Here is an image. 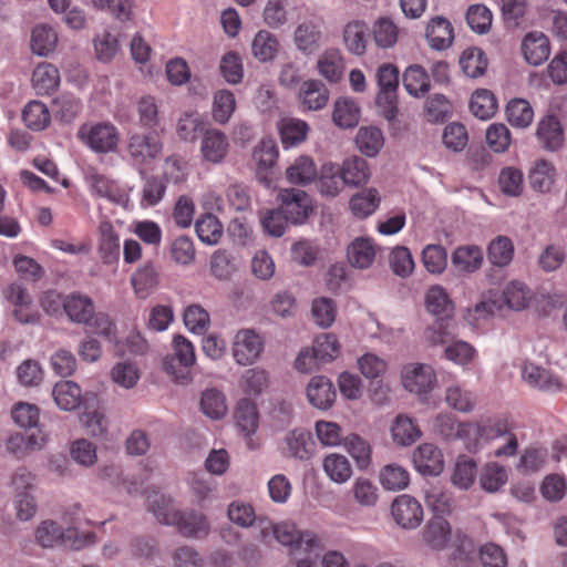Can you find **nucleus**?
Masks as SVG:
<instances>
[{
	"mask_svg": "<svg viewBox=\"0 0 567 567\" xmlns=\"http://www.w3.org/2000/svg\"><path fill=\"white\" fill-rule=\"evenodd\" d=\"M453 537L456 548L451 558L456 567H461L474 554V545L468 537L461 533L453 534L450 523L443 516H433L422 530V540L432 550H443Z\"/></svg>",
	"mask_w": 567,
	"mask_h": 567,
	"instance_id": "obj_1",
	"label": "nucleus"
},
{
	"mask_svg": "<svg viewBox=\"0 0 567 567\" xmlns=\"http://www.w3.org/2000/svg\"><path fill=\"white\" fill-rule=\"evenodd\" d=\"M513 424L506 416L487 419L481 423H471L467 426L470 433L476 434L484 441H493L505 437L506 443L494 450L495 457L514 456L518 450V441L512 432Z\"/></svg>",
	"mask_w": 567,
	"mask_h": 567,
	"instance_id": "obj_2",
	"label": "nucleus"
},
{
	"mask_svg": "<svg viewBox=\"0 0 567 567\" xmlns=\"http://www.w3.org/2000/svg\"><path fill=\"white\" fill-rule=\"evenodd\" d=\"M271 530L278 543L293 551L315 553L324 548L322 539L316 533L300 530L291 520L280 522L274 525Z\"/></svg>",
	"mask_w": 567,
	"mask_h": 567,
	"instance_id": "obj_3",
	"label": "nucleus"
},
{
	"mask_svg": "<svg viewBox=\"0 0 567 567\" xmlns=\"http://www.w3.org/2000/svg\"><path fill=\"white\" fill-rule=\"evenodd\" d=\"M78 137L95 153L106 154L116 150L120 133L110 122H89L80 126Z\"/></svg>",
	"mask_w": 567,
	"mask_h": 567,
	"instance_id": "obj_4",
	"label": "nucleus"
},
{
	"mask_svg": "<svg viewBox=\"0 0 567 567\" xmlns=\"http://www.w3.org/2000/svg\"><path fill=\"white\" fill-rule=\"evenodd\" d=\"M377 82L379 93L377 104L381 109L382 115L391 121L396 115V89L399 86V71L389 63L382 64L377 71Z\"/></svg>",
	"mask_w": 567,
	"mask_h": 567,
	"instance_id": "obj_5",
	"label": "nucleus"
},
{
	"mask_svg": "<svg viewBox=\"0 0 567 567\" xmlns=\"http://www.w3.org/2000/svg\"><path fill=\"white\" fill-rule=\"evenodd\" d=\"M279 207L292 225H302L315 210L312 197L299 188H284L278 194Z\"/></svg>",
	"mask_w": 567,
	"mask_h": 567,
	"instance_id": "obj_6",
	"label": "nucleus"
},
{
	"mask_svg": "<svg viewBox=\"0 0 567 567\" xmlns=\"http://www.w3.org/2000/svg\"><path fill=\"white\" fill-rule=\"evenodd\" d=\"M400 377L403 388L416 395L429 394L436 384L435 371L426 363H406L402 367Z\"/></svg>",
	"mask_w": 567,
	"mask_h": 567,
	"instance_id": "obj_7",
	"label": "nucleus"
},
{
	"mask_svg": "<svg viewBox=\"0 0 567 567\" xmlns=\"http://www.w3.org/2000/svg\"><path fill=\"white\" fill-rule=\"evenodd\" d=\"M292 42L302 55L316 54L326 42L323 23L318 19L300 21L293 29Z\"/></svg>",
	"mask_w": 567,
	"mask_h": 567,
	"instance_id": "obj_8",
	"label": "nucleus"
},
{
	"mask_svg": "<svg viewBox=\"0 0 567 567\" xmlns=\"http://www.w3.org/2000/svg\"><path fill=\"white\" fill-rule=\"evenodd\" d=\"M264 339L252 329H241L234 337L231 352L239 365L255 363L264 351Z\"/></svg>",
	"mask_w": 567,
	"mask_h": 567,
	"instance_id": "obj_9",
	"label": "nucleus"
},
{
	"mask_svg": "<svg viewBox=\"0 0 567 567\" xmlns=\"http://www.w3.org/2000/svg\"><path fill=\"white\" fill-rule=\"evenodd\" d=\"M3 297L13 307V316L17 321L23 324H35L40 321V313L33 308V300L28 290L19 284L7 286Z\"/></svg>",
	"mask_w": 567,
	"mask_h": 567,
	"instance_id": "obj_10",
	"label": "nucleus"
},
{
	"mask_svg": "<svg viewBox=\"0 0 567 567\" xmlns=\"http://www.w3.org/2000/svg\"><path fill=\"white\" fill-rule=\"evenodd\" d=\"M230 148L228 136L218 128H207L200 137L199 153L204 162L218 165L225 162Z\"/></svg>",
	"mask_w": 567,
	"mask_h": 567,
	"instance_id": "obj_11",
	"label": "nucleus"
},
{
	"mask_svg": "<svg viewBox=\"0 0 567 567\" xmlns=\"http://www.w3.org/2000/svg\"><path fill=\"white\" fill-rule=\"evenodd\" d=\"M85 181L93 195L106 198L107 200L125 208L128 207L131 188H123L115 182L96 172L89 173Z\"/></svg>",
	"mask_w": 567,
	"mask_h": 567,
	"instance_id": "obj_12",
	"label": "nucleus"
},
{
	"mask_svg": "<svg viewBox=\"0 0 567 567\" xmlns=\"http://www.w3.org/2000/svg\"><path fill=\"white\" fill-rule=\"evenodd\" d=\"M391 514L395 523L404 529H414L423 520V508L420 502L406 494L393 501Z\"/></svg>",
	"mask_w": 567,
	"mask_h": 567,
	"instance_id": "obj_13",
	"label": "nucleus"
},
{
	"mask_svg": "<svg viewBox=\"0 0 567 567\" xmlns=\"http://www.w3.org/2000/svg\"><path fill=\"white\" fill-rule=\"evenodd\" d=\"M316 452V443L309 431L295 429L284 439L282 453L287 457L299 461L310 460Z\"/></svg>",
	"mask_w": 567,
	"mask_h": 567,
	"instance_id": "obj_14",
	"label": "nucleus"
},
{
	"mask_svg": "<svg viewBox=\"0 0 567 567\" xmlns=\"http://www.w3.org/2000/svg\"><path fill=\"white\" fill-rule=\"evenodd\" d=\"M413 464L422 475L437 476L444 470V457L442 451L432 443H423L413 452Z\"/></svg>",
	"mask_w": 567,
	"mask_h": 567,
	"instance_id": "obj_15",
	"label": "nucleus"
},
{
	"mask_svg": "<svg viewBox=\"0 0 567 567\" xmlns=\"http://www.w3.org/2000/svg\"><path fill=\"white\" fill-rule=\"evenodd\" d=\"M45 443L47 437L41 431L30 434L14 433L4 441V451L16 460H23L30 453L42 450Z\"/></svg>",
	"mask_w": 567,
	"mask_h": 567,
	"instance_id": "obj_16",
	"label": "nucleus"
},
{
	"mask_svg": "<svg viewBox=\"0 0 567 567\" xmlns=\"http://www.w3.org/2000/svg\"><path fill=\"white\" fill-rule=\"evenodd\" d=\"M127 151L130 156L140 164L147 163L162 152V143L155 133L132 134L128 138Z\"/></svg>",
	"mask_w": 567,
	"mask_h": 567,
	"instance_id": "obj_17",
	"label": "nucleus"
},
{
	"mask_svg": "<svg viewBox=\"0 0 567 567\" xmlns=\"http://www.w3.org/2000/svg\"><path fill=\"white\" fill-rule=\"evenodd\" d=\"M315 182L318 193L328 198L339 196L347 186L339 169V164L333 162H326L321 165Z\"/></svg>",
	"mask_w": 567,
	"mask_h": 567,
	"instance_id": "obj_18",
	"label": "nucleus"
},
{
	"mask_svg": "<svg viewBox=\"0 0 567 567\" xmlns=\"http://www.w3.org/2000/svg\"><path fill=\"white\" fill-rule=\"evenodd\" d=\"M520 49L525 61L534 66L540 65L550 54L549 40L539 31L528 32L522 40Z\"/></svg>",
	"mask_w": 567,
	"mask_h": 567,
	"instance_id": "obj_19",
	"label": "nucleus"
},
{
	"mask_svg": "<svg viewBox=\"0 0 567 567\" xmlns=\"http://www.w3.org/2000/svg\"><path fill=\"white\" fill-rule=\"evenodd\" d=\"M63 310L70 321L89 324L95 311L93 300L81 292H72L63 299Z\"/></svg>",
	"mask_w": 567,
	"mask_h": 567,
	"instance_id": "obj_20",
	"label": "nucleus"
},
{
	"mask_svg": "<svg viewBox=\"0 0 567 567\" xmlns=\"http://www.w3.org/2000/svg\"><path fill=\"white\" fill-rule=\"evenodd\" d=\"M378 246L369 237L354 238L347 248L349 264L357 269H369L377 257Z\"/></svg>",
	"mask_w": 567,
	"mask_h": 567,
	"instance_id": "obj_21",
	"label": "nucleus"
},
{
	"mask_svg": "<svg viewBox=\"0 0 567 567\" xmlns=\"http://www.w3.org/2000/svg\"><path fill=\"white\" fill-rule=\"evenodd\" d=\"M298 100L306 111L322 110L329 101V91L319 80H307L299 89Z\"/></svg>",
	"mask_w": 567,
	"mask_h": 567,
	"instance_id": "obj_22",
	"label": "nucleus"
},
{
	"mask_svg": "<svg viewBox=\"0 0 567 567\" xmlns=\"http://www.w3.org/2000/svg\"><path fill=\"white\" fill-rule=\"evenodd\" d=\"M234 419L238 430L249 439L247 445L252 449L251 436L259 426V413L256 404L248 399L240 400L236 405Z\"/></svg>",
	"mask_w": 567,
	"mask_h": 567,
	"instance_id": "obj_23",
	"label": "nucleus"
},
{
	"mask_svg": "<svg viewBox=\"0 0 567 567\" xmlns=\"http://www.w3.org/2000/svg\"><path fill=\"white\" fill-rule=\"evenodd\" d=\"M536 135L542 146L549 152H556L564 145L565 135L561 124L553 114L539 121Z\"/></svg>",
	"mask_w": 567,
	"mask_h": 567,
	"instance_id": "obj_24",
	"label": "nucleus"
},
{
	"mask_svg": "<svg viewBox=\"0 0 567 567\" xmlns=\"http://www.w3.org/2000/svg\"><path fill=\"white\" fill-rule=\"evenodd\" d=\"M534 299V292L522 280L513 279L508 281L502 290L503 306L514 311L526 309Z\"/></svg>",
	"mask_w": 567,
	"mask_h": 567,
	"instance_id": "obj_25",
	"label": "nucleus"
},
{
	"mask_svg": "<svg viewBox=\"0 0 567 567\" xmlns=\"http://www.w3.org/2000/svg\"><path fill=\"white\" fill-rule=\"evenodd\" d=\"M522 377L529 385L542 391L557 392L561 389V381L557 375L532 362L524 363Z\"/></svg>",
	"mask_w": 567,
	"mask_h": 567,
	"instance_id": "obj_26",
	"label": "nucleus"
},
{
	"mask_svg": "<svg viewBox=\"0 0 567 567\" xmlns=\"http://www.w3.org/2000/svg\"><path fill=\"white\" fill-rule=\"evenodd\" d=\"M391 439L399 446H410L421 436L422 431L408 414H398L390 424Z\"/></svg>",
	"mask_w": 567,
	"mask_h": 567,
	"instance_id": "obj_27",
	"label": "nucleus"
},
{
	"mask_svg": "<svg viewBox=\"0 0 567 567\" xmlns=\"http://www.w3.org/2000/svg\"><path fill=\"white\" fill-rule=\"evenodd\" d=\"M339 169L348 187L363 186L371 177V171L368 162L357 155L349 156L343 159L339 165Z\"/></svg>",
	"mask_w": 567,
	"mask_h": 567,
	"instance_id": "obj_28",
	"label": "nucleus"
},
{
	"mask_svg": "<svg viewBox=\"0 0 567 567\" xmlns=\"http://www.w3.org/2000/svg\"><path fill=\"white\" fill-rule=\"evenodd\" d=\"M307 396L313 406L326 410L331 408L337 393L330 379L316 375L309 381Z\"/></svg>",
	"mask_w": 567,
	"mask_h": 567,
	"instance_id": "obj_29",
	"label": "nucleus"
},
{
	"mask_svg": "<svg viewBox=\"0 0 567 567\" xmlns=\"http://www.w3.org/2000/svg\"><path fill=\"white\" fill-rule=\"evenodd\" d=\"M318 169L315 161L307 155L298 156L287 168L286 179L293 185L306 186L316 181Z\"/></svg>",
	"mask_w": 567,
	"mask_h": 567,
	"instance_id": "obj_30",
	"label": "nucleus"
},
{
	"mask_svg": "<svg viewBox=\"0 0 567 567\" xmlns=\"http://www.w3.org/2000/svg\"><path fill=\"white\" fill-rule=\"evenodd\" d=\"M369 28L364 21H349L342 32L346 49L354 55H363L367 50Z\"/></svg>",
	"mask_w": 567,
	"mask_h": 567,
	"instance_id": "obj_31",
	"label": "nucleus"
},
{
	"mask_svg": "<svg viewBox=\"0 0 567 567\" xmlns=\"http://www.w3.org/2000/svg\"><path fill=\"white\" fill-rule=\"evenodd\" d=\"M425 35L430 47L437 51L450 48L454 39L452 24L443 17H435L427 23Z\"/></svg>",
	"mask_w": 567,
	"mask_h": 567,
	"instance_id": "obj_32",
	"label": "nucleus"
},
{
	"mask_svg": "<svg viewBox=\"0 0 567 567\" xmlns=\"http://www.w3.org/2000/svg\"><path fill=\"white\" fill-rule=\"evenodd\" d=\"M120 238L109 221L99 226L97 250L104 264H113L120 258Z\"/></svg>",
	"mask_w": 567,
	"mask_h": 567,
	"instance_id": "obj_33",
	"label": "nucleus"
},
{
	"mask_svg": "<svg viewBox=\"0 0 567 567\" xmlns=\"http://www.w3.org/2000/svg\"><path fill=\"white\" fill-rule=\"evenodd\" d=\"M75 533L73 529H68L64 534L63 529L53 520L47 519L41 522L34 529L35 543L44 548H52L55 545H68L70 534Z\"/></svg>",
	"mask_w": 567,
	"mask_h": 567,
	"instance_id": "obj_34",
	"label": "nucleus"
},
{
	"mask_svg": "<svg viewBox=\"0 0 567 567\" xmlns=\"http://www.w3.org/2000/svg\"><path fill=\"white\" fill-rule=\"evenodd\" d=\"M181 534L186 537L200 538L208 535L210 524L203 513L195 511L182 512L178 522L175 523Z\"/></svg>",
	"mask_w": 567,
	"mask_h": 567,
	"instance_id": "obj_35",
	"label": "nucleus"
},
{
	"mask_svg": "<svg viewBox=\"0 0 567 567\" xmlns=\"http://www.w3.org/2000/svg\"><path fill=\"white\" fill-rule=\"evenodd\" d=\"M317 69L329 82H338L343 73V59L340 50L336 48L326 49L318 58Z\"/></svg>",
	"mask_w": 567,
	"mask_h": 567,
	"instance_id": "obj_36",
	"label": "nucleus"
},
{
	"mask_svg": "<svg viewBox=\"0 0 567 567\" xmlns=\"http://www.w3.org/2000/svg\"><path fill=\"white\" fill-rule=\"evenodd\" d=\"M529 183L533 189L539 193H549L556 181V168L546 159H538L532 167Z\"/></svg>",
	"mask_w": 567,
	"mask_h": 567,
	"instance_id": "obj_37",
	"label": "nucleus"
},
{
	"mask_svg": "<svg viewBox=\"0 0 567 567\" xmlns=\"http://www.w3.org/2000/svg\"><path fill=\"white\" fill-rule=\"evenodd\" d=\"M279 52L278 38L268 30L258 31L251 41V53L260 62L272 61Z\"/></svg>",
	"mask_w": 567,
	"mask_h": 567,
	"instance_id": "obj_38",
	"label": "nucleus"
},
{
	"mask_svg": "<svg viewBox=\"0 0 567 567\" xmlns=\"http://www.w3.org/2000/svg\"><path fill=\"white\" fill-rule=\"evenodd\" d=\"M477 476V464L474 458L460 455L451 474L452 484L460 489H468Z\"/></svg>",
	"mask_w": 567,
	"mask_h": 567,
	"instance_id": "obj_39",
	"label": "nucleus"
},
{
	"mask_svg": "<svg viewBox=\"0 0 567 567\" xmlns=\"http://www.w3.org/2000/svg\"><path fill=\"white\" fill-rule=\"evenodd\" d=\"M52 395L55 404L64 411L75 410L82 401L81 388L73 381L58 382Z\"/></svg>",
	"mask_w": 567,
	"mask_h": 567,
	"instance_id": "obj_40",
	"label": "nucleus"
},
{
	"mask_svg": "<svg viewBox=\"0 0 567 567\" xmlns=\"http://www.w3.org/2000/svg\"><path fill=\"white\" fill-rule=\"evenodd\" d=\"M58 40V33L53 27L38 24L33 28L31 34L32 52L40 56H47L55 50Z\"/></svg>",
	"mask_w": 567,
	"mask_h": 567,
	"instance_id": "obj_41",
	"label": "nucleus"
},
{
	"mask_svg": "<svg viewBox=\"0 0 567 567\" xmlns=\"http://www.w3.org/2000/svg\"><path fill=\"white\" fill-rule=\"evenodd\" d=\"M477 357V350L464 340L452 341L443 350V358L461 368L472 364Z\"/></svg>",
	"mask_w": 567,
	"mask_h": 567,
	"instance_id": "obj_42",
	"label": "nucleus"
},
{
	"mask_svg": "<svg viewBox=\"0 0 567 567\" xmlns=\"http://www.w3.org/2000/svg\"><path fill=\"white\" fill-rule=\"evenodd\" d=\"M483 262V251L477 246H462L454 250L452 264L458 272H474Z\"/></svg>",
	"mask_w": 567,
	"mask_h": 567,
	"instance_id": "obj_43",
	"label": "nucleus"
},
{
	"mask_svg": "<svg viewBox=\"0 0 567 567\" xmlns=\"http://www.w3.org/2000/svg\"><path fill=\"white\" fill-rule=\"evenodd\" d=\"M480 485L487 493L499 491L508 481L507 468L497 462H488L481 470Z\"/></svg>",
	"mask_w": 567,
	"mask_h": 567,
	"instance_id": "obj_44",
	"label": "nucleus"
},
{
	"mask_svg": "<svg viewBox=\"0 0 567 567\" xmlns=\"http://www.w3.org/2000/svg\"><path fill=\"white\" fill-rule=\"evenodd\" d=\"M355 146L369 157L375 156L384 144L382 131L375 126H362L355 135Z\"/></svg>",
	"mask_w": 567,
	"mask_h": 567,
	"instance_id": "obj_45",
	"label": "nucleus"
},
{
	"mask_svg": "<svg viewBox=\"0 0 567 567\" xmlns=\"http://www.w3.org/2000/svg\"><path fill=\"white\" fill-rule=\"evenodd\" d=\"M381 203V196L375 188H367L353 195L349 207L358 218H365L372 215Z\"/></svg>",
	"mask_w": 567,
	"mask_h": 567,
	"instance_id": "obj_46",
	"label": "nucleus"
},
{
	"mask_svg": "<svg viewBox=\"0 0 567 567\" xmlns=\"http://www.w3.org/2000/svg\"><path fill=\"white\" fill-rule=\"evenodd\" d=\"M379 482L386 491H402L410 483V474L402 465L391 463L380 470Z\"/></svg>",
	"mask_w": 567,
	"mask_h": 567,
	"instance_id": "obj_47",
	"label": "nucleus"
},
{
	"mask_svg": "<svg viewBox=\"0 0 567 567\" xmlns=\"http://www.w3.org/2000/svg\"><path fill=\"white\" fill-rule=\"evenodd\" d=\"M33 87L40 94H48L60 85L59 70L51 63H40L32 73Z\"/></svg>",
	"mask_w": 567,
	"mask_h": 567,
	"instance_id": "obj_48",
	"label": "nucleus"
},
{
	"mask_svg": "<svg viewBox=\"0 0 567 567\" xmlns=\"http://www.w3.org/2000/svg\"><path fill=\"white\" fill-rule=\"evenodd\" d=\"M470 424L461 423L452 413L444 412L437 414L433 420V431L446 440H454L470 434L467 430Z\"/></svg>",
	"mask_w": 567,
	"mask_h": 567,
	"instance_id": "obj_49",
	"label": "nucleus"
},
{
	"mask_svg": "<svg viewBox=\"0 0 567 567\" xmlns=\"http://www.w3.org/2000/svg\"><path fill=\"white\" fill-rule=\"evenodd\" d=\"M514 244L507 236L495 237L487 247V258L495 267H506L514 258Z\"/></svg>",
	"mask_w": 567,
	"mask_h": 567,
	"instance_id": "obj_50",
	"label": "nucleus"
},
{
	"mask_svg": "<svg viewBox=\"0 0 567 567\" xmlns=\"http://www.w3.org/2000/svg\"><path fill=\"white\" fill-rule=\"evenodd\" d=\"M132 286L140 298H146L159 282L158 272L152 262H145L132 276Z\"/></svg>",
	"mask_w": 567,
	"mask_h": 567,
	"instance_id": "obj_51",
	"label": "nucleus"
},
{
	"mask_svg": "<svg viewBox=\"0 0 567 567\" xmlns=\"http://www.w3.org/2000/svg\"><path fill=\"white\" fill-rule=\"evenodd\" d=\"M360 110L349 97H340L334 102L332 120L340 128H351L359 123Z\"/></svg>",
	"mask_w": 567,
	"mask_h": 567,
	"instance_id": "obj_52",
	"label": "nucleus"
},
{
	"mask_svg": "<svg viewBox=\"0 0 567 567\" xmlns=\"http://www.w3.org/2000/svg\"><path fill=\"white\" fill-rule=\"evenodd\" d=\"M323 471L326 475L337 484L348 482L352 475V467L349 460L338 453H331L323 460Z\"/></svg>",
	"mask_w": 567,
	"mask_h": 567,
	"instance_id": "obj_53",
	"label": "nucleus"
},
{
	"mask_svg": "<svg viewBox=\"0 0 567 567\" xmlns=\"http://www.w3.org/2000/svg\"><path fill=\"white\" fill-rule=\"evenodd\" d=\"M403 86L410 95L423 96L430 91V79L426 71L419 64L410 65L403 74Z\"/></svg>",
	"mask_w": 567,
	"mask_h": 567,
	"instance_id": "obj_54",
	"label": "nucleus"
},
{
	"mask_svg": "<svg viewBox=\"0 0 567 567\" xmlns=\"http://www.w3.org/2000/svg\"><path fill=\"white\" fill-rule=\"evenodd\" d=\"M309 132L307 122L299 118H285L280 125V137L284 147H293L305 142Z\"/></svg>",
	"mask_w": 567,
	"mask_h": 567,
	"instance_id": "obj_55",
	"label": "nucleus"
},
{
	"mask_svg": "<svg viewBox=\"0 0 567 567\" xmlns=\"http://www.w3.org/2000/svg\"><path fill=\"white\" fill-rule=\"evenodd\" d=\"M425 305L429 312L440 319L450 317L454 309L453 302L441 286H433L427 290Z\"/></svg>",
	"mask_w": 567,
	"mask_h": 567,
	"instance_id": "obj_56",
	"label": "nucleus"
},
{
	"mask_svg": "<svg viewBox=\"0 0 567 567\" xmlns=\"http://www.w3.org/2000/svg\"><path fill=\"white\" fill-rule=\"evenodd\" d=\"M200 409L212 420L223 419L228 411L224 393L214 388L205 390L200 398Z\"/></svg>",
	"mask_w": 567,
	"mask_h": 567,
	"instance_id": "obj_57",
	"label": "nucleus"
},
{
	"mask_svg": "<svg viewBox=\"0 0 567 567\" xmlns=\"http://www.w3.org/2000/svg\"><path fill=\"white\" fill-rule=\"evenodd\" d=\"M22 120L30 130L39 132L48 127L51 122V115L44 103L31 101L22 111Z\"/></svg>",
	"mask_w": 567,
	"mask_h": 567,
	"instance_id": "obj_58",
	"label": "nucleus"
},
{
	"mask_svg": "<svg viewBox=\"0 0 567 567\" xmlns=\"http://www.w3.org/2000/svg\"><path fill=\"white\" fill-rule=\"evenodd\" d=\"M470 110L474 116L486 121L491 118L497 110V101L494 94L486 89L476 90L470 101Z\"/></svg>",
	"mask_w": 567,
	"mask_h": 567,
	"instance_id": "obj_59",
	"label": "nucleus"
},
{
	"mask_svg": "<svg viewBox=\"0 0 567 567\" xmlns=\"http://www.w3.org/2000/svg\"><path fill=\"white\" fill-rule=\"evenodd\" d=\"M150 506L156 519L165 525H175L182 514V512L175 508L172 497L163 494L151 496Z\"/></svg>",
	"mask_w": 567,
	"mask_h": 567,
	"instance_id": "obj_60",
	"label": "nucleus"
},
{
	"mask_svg": "<svg viewBox=\"0 0 567 567\" xmlns=\"http://www.w3.org/2000/svg\"><path fill=\"white\" fill-rule=\"evenodd\" d=\"M460 65L468 76L476 79L482 76L487 69V58L478 48H467L460 58Z\"/></svg>",
	"mask_w": 567,
	"mask_h": 567,
	"instance_id": "obj_61",
	"label": "nucleus"
},
{
	"mask_svg": "<svg viewBox=\"0 0 567 567\" xmlns=\"http://www.w3.org/2000/svg\"><path fill=\"white\" fill-rule=\"evenodd\" d=\"M82 107L81 100L69 93L59 95L52 103L54 116L65 123L74 121L81 113Z\"/></svg>",
	"mask_w": 567,
	"mask_h": 567,
	"instance_id": "obj_62",
	"label": "nucleus"
},
{
	"mask_svg": "<svg viewBox=\"0 0 567 567\" xmlns=\"http://www.w3.org/2000/svg\"><path fill=\"white\" fill-rule=\"evenodd\" d=\"M195 230L199 240L206 245H216L223 236L220 221L210 213L202 215L197 219Z\"/></svg>",
	"mask_w": 567,
	"mask_h": 567,
	"instance_id": "obj_63",
	"label": "nucleus"
},
{
	"mask_svg": "<svg viewBox=\"0 0 567 567\" xmlns=\"http://www.w3.org/2000/svg\"><path fill=\"white\" fill-rule=\"evenodd\" d=\"M446 404L462 413L472 412L475 408L474 394L461 384H451L445 390Z\"/></svg>",
	"mask_w": 567,
	"mask_h": 567,
	"instance_id": "obj_64",
	"label": "nucleus"
}]
</instances>
